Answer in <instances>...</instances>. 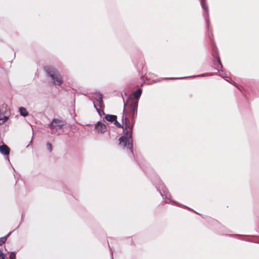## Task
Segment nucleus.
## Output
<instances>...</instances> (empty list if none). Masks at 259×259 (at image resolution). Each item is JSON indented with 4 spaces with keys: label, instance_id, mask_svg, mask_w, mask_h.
<instances>
[{
    "label": "nucleus",
    "instance_id": "dca6fc26",
    "mask_svg": "<svg viewBox=\"0 0 259 259\" xmlns=\"http://www.w3.org/2000/svg\"><path fill=\"white\" fill-rule=\"evenodd\" d=\"M223 77L225 79V80H227V81H229V82H230V83H232V84H233L234 85H235V87H237V84H236L235 82L230 81V80H229L228 79V78H229V77H228L227 76H224V77Z\"/></svg>",
    "mask_w": 259,
    "mask_h": 259
},
{
    "label": "nucleus",
    "instance_id": "f03ea898",
    "mask_svg": "<svg viewBox=\"0 0 259 259\" xmlns=\"http://www.w3.org/2000/svg\"><path fill=\"white\" fill-rule=\"evenodd\" d=\"M45 69L54 85L59 86L63 83L62 76L58 70L52 67H47Z\"/></svg>",
    "mask_w": 259,
    "mask_h": 259
},
{
    "label": "nucleus",
    "instance_id": "2eb2a0df",
    "mask_svg": "<svg viewBox=\"0 0 259 259\" xmlns=\"http://www.w3.org/2000/svg\"><path fill=\"white\" fill-rule=\"evenodd\" d=\"M47 148L51 152L52 151V144L50 143H47Z\"/></svg>",
    "mask_w": 259,
    "mask_h": 259
},
{
    "label": "nucleus",
    "instance_id": "1a4fd4ad",
    "mask_svg": "<svg viewBox=\"0 0 259 259\" xmlns=\"http://www.w3.org/2000/svg\"><path fill=\"white\" fill-rule=\"evenodd\" d=\"M105 119L108 121L114 122L117 119V116L114 115L107 114L105 116Z\"/></svg>",
    "mask_w": 259,
    "mask_h": 259
},
{
    "label": "nucleus",
    "instance_id": "6e6552de",
    "mask_svg": "<svg viewBox=\"0 0 259 259\" xmlns=\"http://www.w3.org/2000/svg\"><path fill=\"white\" fill-rule=\"evenodd\" d=\"M0 152L4 155H8L10 153L9 148L5 144L0 146Z\"/></svg>",
    "mask_w": 259,
    "mask_h": 259
},
{
    "label": "nucleus",
    "instance_id": "4468645a",
    "mask_svg": "<svg viewBox=\"0 0 259 259\" xmlns=\"http://www.w3.org/2000/svg\"><path fill=\"white\" fill-rule=\"evenodd\" d=\"M217 62H218V66L217 67V69L218 70H219L221 68H223V66L221 63V60L219 58H218L217 59Z\"/></svg>",
    "mask_w": 259,
    "mask_h": 259
},
{
    "label": "nucleus",
    "instance_id": "9b49d317",
    "mask_svg": "<svg viewBox=\"0 0 259 259\" xmlns=\"http://www.w3.org/2000/svg\"><path fill=\"white\" fill-rule=\"evenodd\" d=\"M19 111L20 112V115L23 117H26L28 115V112L24 107H20L19 109Z\"/></svg>",
    "mask_w": 259,
    "mask_h": 259
},
{
    "label": "nucleus",
    "instance_id": "39448f33",
    "mask_svg": "<svg viewBox=\"0 0 259 259\" xmlns=\"http://www.w3.org/2000/svg\"><path fill=\"white\" fill-rule=\"evenodd\" d=\"M7 106V105L5 103H3L0 105V124H2L8 119V116H2V115L4 114Z\"/></svg>",
    "mask_w": 259,
    "mask_h": 259
},
{
    "label": "nucleus",
    "instance_id": "a211bd4d",
    "mask_svg": "<svg viewBox=\"0 0 259 259\" xmlns=\"http://www.w3.org/2000/svg\"><path fill=\"white\" fill-rule=\"evenodd\" d=\"M16 257L15 253L14 252H12L10 255V259H15Z\"/></svg>",
    "mask_w": 259,
    "mask_h": 259
},
{
    "label": "nucleus",
    "instance_id": "412c9836",
    "mask_svg": "<svg viewBox=\"0 0 259 259\" xmlns=\"http://www.w3.org/2000/svg\"><path fill=\"white\" fill-rule=\"evenodd\" d=\"M187 77H180V78H164V79H181V78H186Z\"/></svg>",
    "mask_w": 259,
    "mask_h": 259
},
{
    "label": "nucleus",
    "instance_id": "423d86ee",
    "mask_svg": "<svg viewBox=\"0 0 259 259\" xmlns=\"http://www.w3.org/2000/svg\"><path fill=\"white\" fill-rule=\"evenodd\" d=\"M93 98L98 104V106L100 108L104 107V103L102 100V95L100 93H95L93 95Z\"/></svg>",
    "mask_w": 259,
    "mask_h": 259
},
{
    "label": "nucleus",
    "instance_id": "f3484780",
    "mask_svg": "<svg viewBox=\"0 0 259 259\" xmlns=\"http://www.w3.org/2000/svg\"><path fill=\"white\" fill-rule=\"evenodd\" d=\"M209 73H203L198 75H195L193 77H204L209 75Z\"/></svg>",
    "mask_w": 259,
    "mask_h": 259
},
{
    "label": "nucleus",
    "instance_id": "ddd939ff",
    "mask_svg": "<svg viewBox=\"0 0 259 259\" xmlns=\"http://www.w3.org/2000/svg\"><path fill=\"white\" fill-rule=\"evenodd\" d=\"M11 233V232H10L6 236L0 238V245H2L6 242L7 237L10 235Z\"/></svg>",
    "mask_w": 259,
    "mask_h": 259
},
{
    "label": "nucleus",
    "instance_id": "aec40b11",
    "mask_svg": "<svg viewBox=\"0 0 259 259\" xmlns=\"http://www.w3.org/2000/svg\"><path fill=\"white\" fill-rule=\"evenodd\" d=\"M0 259H5V256L2 251L0 250Z\"/></svg>",
    "mask_w": 259,
    "mask_h": 259
},
{
    "label": "nucleus",
    "instance_id": "4be33fe9",
    "mask_svg": "<svg viewBox=\"0 0 259 259\" xmlns=\"http://www.w3.org/2000/svg\"><path fill=\"white\" fill-rule=\"evenodd\" d=\"M93 104H94V107L96 109L97 111L99 112V113H100L99 110V109H98V108H97V106H96V105L95 103H94V101L93 102Z\"/></svg>",
    "mask_w": 259,
    "mask_h": 259
},
{
    "label": "nucleus",
    "instance_id": "f257e3e1",
    "mask_svg": "<svg viewBox=\"0 0 259 259\" xmlns=\"http://www.w3.org/2000/svg\"><path fill=\"white\" fill-rule=\"evenodd\" d=\"M129 106V112H127V109H124L123 110L122 122L125 125L123 130L124 135L119 138V145L122 148H126L129 149L133 153V128L137 115L138 101H135Z\"/></svg>",
    "mask_w": 259,
    "mask_h": 259
},
{
    "label": "nucleus",
    "instance_id": "7ed1b4c3",
    "mask_svg": "<svg viewBox=\"0 0 259 259\" xmlns=\"http://www.w3.org/2000/svg\"><path fill=\"white\" fill-rule=\"evenodd\" d=\"M156 188L163 198L167 199L168 201V202L167 201H165V203H171L172 205H180L177 202L170 199L169 197L170 195L168 193L167 189L162 183L159 182V183L156 185Z\"/></svg>",
    "mask_w": 259,
    "mask_h": 259
},
{
    "label": "nucleus",
    "instance_id": "6ab92c4d",
    "mask_svg": "<svg viewBox=\"0 0 259 259\" xmlns=\"http://www.w3.org/2000/svg\"><path fill=\"white\" fill-rule=\"evenodd\" d=\"M114 124L118 127H121V124L117 121V119L114 121Z\"/></svg>",
    "mask_w": 259,
    "mask_h": 259
},
{
    "label": "nucleus",
    "instance_id": "f8f14e48",
    "mask_svg": "<svg viewBox=\"0 0 259 259\" xmlns=\"http://www.w3.org/2000/svg\"><path fill=\"white\" fill-rule=\"evenodd\" d=\"M201 5L202 8L205 10L206 14L208 15V9L205 3V0H201Z\"/></svg>",
    "mask_w": 259,
    "mask_h": 259
},
{
    "label": "nucleus",
    "instance_id": "20e7f679",
    "mask_svg": "<svg viewBox=\"0 0 259 259\" xmlns=\"http://www.w3.org/2000/svg\"><path fill=\"white\" fill-rule=\"evenodd\" d=\"M65 124V122L58 118H54L49 124V127L53 131H58L62 128Z\"/></svg>",
    "mask_w": 259,
    "mask_h": 259
},
{
    "label": "nucleus",
    "instance_id": "0eeeda50",
    "mask_svg": "<svg viewBox=\"0 0 259 259\" xmlns=\"http://www.w3.org/2000/svg\"><path fill=\"white\" fill-rule=\"evenodd\" d=\"M95 128L97 132L100 134H103L106 132L107 130L106 126L105 124L99 121L95 125Z\"/></svg>",
    "mask_w": 259,
    "mask_h": 259
},
{
    "label": "nucleus",
    "instance_id": "9d476101",
    "mask_svg": "<svg viewBox=\"0 0 259 259\" xmlns=\"http://www.w3.org/2000/svg\"><path fill=\"white\" fill-rule=\"evenodd\" d=\"M142 91L141 89L137 90L133 94L134 97L136 99V101H138V99L140 97L142 94Z\"/></svg>",
    "mask_w": 259,
    "mask_h": 259
}]
</instances>
